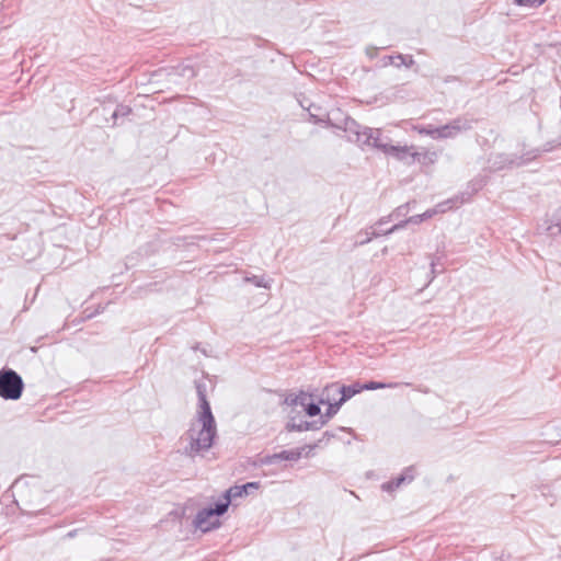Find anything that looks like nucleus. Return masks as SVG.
Wrapping results in <instances>:
<instances>
[{
  "instance_id": "f257e3e1",
  "label": "nucleus",
  "mask_w": 561,
  "mask_h": 561,
  "mask_svg": "<svg viewBox=\"0 0 561 561\" xmlns=\"http://www.w3.org/2000/svg\"><path fill=\"white\" fill-rule=\"evenodd\" d=\"M344 126L347 141L356 144L363 150L374 148L387 156L391 145L388 137H382L381 129L363 126L355 119H347Z\"/></svg>"
},
{
  "instance_id": "f03ea898",
  "label": "nucleus",
  "mask_w": 561,
  "mask_h": 561,
  "mask_svg": "<svg viewBox=\"0 0 561 561\" xmlns=\"http://www.w3.org/2000/svg\"><path fill=\"white\" fill-rule=\"evenodd\" d=\"M557 145L554 141L545 144L541 148H536L522 156L513 153H493L488 159V167L485 168L489 172H500L513 168L525 165L529 161L534 160L543 152L552 151Z\"/></svg>"
},
{
  "instance_id": "7ed1b4c3",
  "label": "nucleus",
  "mask_w": 561,
  "mask_h": 561,
  "mask_svg": "<svg viewBox=\"0 0 561 561\" xmlns=\"http://www.w3.org/2000/svg\"><path fill=\"white\" fill-rule=\"evenodd\" d=\"M217 436V427H207L202 425L199 431L194 428V424L186 432L188 444L184 447L183 454L194 458L204 451L209 450Z\"/></svg>"
},
{
  "instance_id": "20e7f679",
  "label": "nucleus",
  "mask_w": 561,
  "mask_h": 561,
  "mask_svg": "<svg viewBox=\"0 0 561 561\" xmlns=\"http://www.w3.org/2000/svg\"><path fill=\"white\" fill-rule=\"evenodd\" d=\"M228 502L220 496L216 502L199 510L193 520L195 528L208 533L220 527L219 517L228 511Z\"/></svg>"
},
{
  "instance_id": "39448f33",
  "label": "nucleus",
  "mask_w": 561,
  "mask_h": 561,
  "mask_svg": "<svg viewBox=\"0 0 561 561\" xmlns=\"http://www.w3.org/2000/svg\"><path fill=\"white\" fill-rule=\"evenodd\" d=\"M24 391L22 377L12 368L0 369V398L7 401L19 400Z\"/></svg>"
},
{
  "instance_id": "423d86ee",
  "label": "nucleus",
  "mask_w": 561,
  "mask_h": 561,
  "mask_svg": "<svg viewBox=\"0 0 561 561\" xmlns=\"http://www.w3.org/2000/svg\"><path fill=\"white\" fill-rule=\"evenodd\" d=\"M472 119L466 117H457L446 125L438 127H430L421 130L433 139H446L454 138L461 131H466L472 128Z\"/></svg>"
},
{
  "instance_id": "0eeeda50",
  "label": "nucleus",
  "mask_w": 561,
  "mask_h": 561,
  "mask_svg": "<svg viewBox=\"0 0 561 561\" xmlns=\"http://www.w3.org/2000/svg\"><path fill=\"white\" fill-rule=\"evenodd\" d=\"M196 393L198 398V411H197V421L202 425H206L207 427H217L215 416L211 412L210 403L207 399V386L205 382H196Z\"/></svg>"
},
{
  "instance_id": "6e6552de",
  "label": "nucleus",
  "mask_w": 561,
  "mask_h": 561,
  "mask_svg": "<svg viewBox=\"0 0 561 561\" xmlns=\"http://www.w3.org/2000/svg\"><path fill=\"white\" fill-rule=\"evenodd\" d=\"M300 412L293 409L288 414V421L285 425L286 432H307L319 431L323 427V422L317 420L304 421L298 420Z\"/></svg>"
},
{
  "instance_id": "1a4fd4ad",
  "label": "nucleus",
  "mask_w": 561,
  "mask_h": 561,
  "mask_svg": "<svg viewBox=\"0 0 561 561\" xmlns=\"http://www.w3.org/2000/svg\"><path fill=\"white\" fill-rule=\"evenodd\" d=\"M306 447H298L287 450H282L279 453L273 455H265L260 458L259 462L262 466L275 465L279 461H298L302 455Z\"/></svg>"
},
{
  "instance_id": "9d476101",
  "label": "nucleus",
  "mask_w": 561,
  "mask_h": 561,
  "mask_svg": "<svg viewBox=\"0 0 561 561\" xmlns=\"http://www.w3.org/2000/svg\"><path fill=\"white\" fill-rule=\"evenodd\" d=\"M450 201L448 202H445V203H442L439 204L437 207L439 208V211H445V205L449 204ZM438 213V209L436 208H432V209H427L426 211H424L423 214H420V215H414V216H411L409 217L408 219L405 220H401L400 222L393 225L391 228H389L388 230H386L383 232V234H391L398 230H401L403 229L408 224H413V225H419L430 218H432L434 215H436Z\"/></svg>"
},
{
  "instance_id": "9b49d317",
  "label": "nucleus",
  "mask_w": 561,
  "mask_h": 561,
  "mask_svg": "<svg viewBox=\"0 0 561 561\" xmlns=\"http://www.w3.org/2000/svg\"><path fill=\"white\" fill-rule=\"evenodd\" d=\"M259 488H260V482H254V481L253 482H247V483L241 484V485L236 484L233 486H230L228 490H226L221 494V497H222L224 501L228 502V507H229L230 504H231L232 499L245 496L252 490H256Z\"/></svg>"
},
{
  "instance_id": "f8f14e48",
  "label": "nucleus",
  "mask_w": 561,
  "mask_h": 561,
  "mask_svg": "<svg viewBox=\"0 0 561 561\" xmlns=\"http://www.w3.org/2000/svg\"><path fill=\"white\" fill-rule=\"evenodd\" d=\"M304 108L308 111L310 121L314 124H325V126H337V123L333 118H329V112L322 108L320 105L310 103L307 107L304 103H300Z\"/></svg>"
},
{
  "instance_id": "ddd939ff",
  "label": "nucleus",
  "mask_w": 561,
  "mask_h": 561,
  "mask_svg": "<svg viewBox=\"0 0 561 561\" xmlns=\"http://www.w3.org/2000/svg\"><path fill=\"white\" fill-rule=\"evenodd\" d=\"M414 468L413 467H407L403 469V471L397 476L396 478H392L391 480L382 483L381 489L386 492H393L397 490L400 485L404 483H410L414 480Z\"/></svg>"
},
{
  "instance_id": "4468645a",
  "label": "nucleus",
  "mask_w": 561,
  "mask_h": 561,
  "mask_svg": "<svg viewBox=\"0 0 561 561\" xmlns=\"http://www.w3.org/2000/svg\"><path fill=\"white\" fill-rule=\"evenodd\" d=\"M414 153L413 146H394L391 145L388 148L387 156L393 157L399 161H403L408 164L413 163L412 161V154Z\"/></svg>"
},
{
  "instance_id": "2eb2a0df",
  "label": "nucleus",
  "mask_w": 561,
  "mask_h": 561,
  "mask_svg": "<svg viewBox=\"0 0 561 561\" xmlns=\"http://www.w3.org/2000/svg\"><path fill=\"white\" fill-rule=\"evenodd\" d=\"M337 396H340V382H331L321 390L319 403H333L339 400Z\"/></svg>"
},
{
  "instance_id": "dca6fc26",
  "label": "nucleus",
  "mask_w": 561,
  "mask_h": 561,
  "mask_svg": "<svg viewBox=\"0 0 561 561\" xmlns=\"http://www.w3.org/2000/svg\"><path fill=\"white\" fill-rule=\"evenodd\" d=\"M362 391H363L362 383L358 381H355L351 385L340 383V397H339L340 404H344L346 401H348L355 394L360 393Z\"/></svg>"
},
{
  "instance_id": "f3484780",
  "label": "nucleus",
  "mask_w": 561,
  "mask_h": 561,
  "mask_svg": "<svg viewBox=\"0 0 561 561\" xmlns=\"http://www.w3.org/2000/svg\"><path fill=\"white\" fill-rule=\"evenodd\" d=\"M400 386H411L410 382H381L370 380L365 383H362L363 391L364 390H378V389H396Z\"/></svg>"
},
{
  "instance_id": "a211bd4d",
  "label": "nucleus",
  "mask_w": 561,
  "mask_h": 561,
  "mask_svg": "<svg viewBox=\"0 0 561 561\" xmlns=\"http://www.w3.org/2000/svg\"><path fill=\"white\" fill-rule=\"evenodd\" d=\"M437 160V153L435 151H428L426 149H423L421 151H415L412 154V161L419 162L422 164H431L434 163Z\"/></svg>"
},
{
  "instance_id": "6ab92c4d",
  "label": "nucleus",
  "mask_w": 561,
  "mask_h": 561,
  "mask_svg": "<svg viewBox=\"0 0 561 561\" xmlns=\"http://www.w3.org/2000/svg\"><path fill=\"white\" fill-rule=\"evenodd\" d=\"M381 234L382 233L377 231V230H373V231H369L368 229L360 230L355 236V243H354V245L355 247H360V245L367 244L374 238H378Z\"/></svg>"
},
{
  "instance_id": "aec40b11",
  "label": "nucleus",
  "mask_w": 561,
  "mask_h": 561,
  "mask_svg": "<svg viewBox=\"0 0 561 561\" xmlns=\"http://www.w3.org/2000/svg\"><path fill=\"white\" fill-rule=\"evenodd\" d=\"M329 118H331V119L333 118V121L337 123V126H331L332 128L341 129L345 134H346V129H345L344 125H345L346 121L353 119L351 116L345 115L340 110H334V111L329 112Z\"/></svg>"
},
{
  "instance_id": "412c9836",
  "label": "nucleus",
  "mask_w": 561,
  "mask_h": 561,
  "mask_svg": "<svg viewBox=\"0 0 561 561\" xmlns=\"http://www.w3.org/2000/svg\"><path fill=\"white\" fill-rule=\"evenodd\" d=\"M328 409L323 414L320 413L318 421L323 422V426L339 412L343 404H340V401H333V403H325Z\"/></svg>"
},
{
  "instance_id": "4be33fe9",
  "label": "nucleus",
  "mask_w": 561,
  "mask_h": 561,
  "mask_svg": "<svg viewBox=\"0 0 561 561\" xmlns=\"http://www.w3.org/2000/svg\"><path fill=\"white\" fill-rule=\"evenodd\" d=\"M244 282L253 284L255 287L270 289L272 286V279L265 278L264 275H251L245 276Z\"/></svg>"
},
{
  "instance_id": "5701e85b",
  "label": "nucleus",
  "mask_w": 561,
  "mask_h": 561,
  "mask_svg": "<svg viewBox=\"0 0 561 561\" xmlns=\"http://www.w3.org/2000/svg\"><path fill=\"white\" fill-rule=\"evenodd\" d=\"M131 112H133V110L129 105L118 104L112 113V119H113L112 126L118 125L119 124L118 119L122 117H127L128 115L131 114Z\"/></svg>"
},
{
  "instance_id": "b1692460",
  "label": "nucleus",
  "mask_w": 561,
  "mask_h": 561,
  "mask_svg": "<svg viewBox=\"0 0 561 561\" xmlns=\"http://www.w3.org/2000/svg\"><path fill=\"white\" fill-rule=\"evenodd\" d=\"M176 73L183 78L192 79L194 78L197 72L194 68V66L190 62H182L176 68Z\"/></svg>"
},
{
  "instance_id": "393cba45",
  "label": "nucleus",
  "mask_w": 561,
  "mask_h": 561,
  "mask_svg": "<svg viewBox=\"0 0 561 561\" xmlns=\"http://www.w3.org/2000/svg\"><path fill=\"white\" fill-rule=\"evenodd\" d=\"M488 181L489 176L486 174H478L469 182L468 187L472 193H477L486 185Z\"/></svg>"
},
{
  "instance_id": "a878e982",
  "label": "nucleus",
  "mask_w": 561,
  "mask_h": 561,
  "mask_svg": "<svg viewBox=\"0 0 561 561\" xmlns=\"http://www.w3.org/2000/svg\"><path fill=\"white\" fill-rule=\"evenodd\" d=\"M320 404L321 403H319V400L316 402L313 399H311L302 408H304L305 413L308 416L314 417V416H318V415L320 416V413H321Z\"/></svg>"
},
{
  "instance_id": "bb28decb",
  "label": "nucleus",
  "mask_w": 561,
  "mask_h": 561,
  "mask_svg": "<svg viewBox=\"0 0 561 561\" xmlns=\"http://www.w3.org/2000/svg\"><path fill=\"white\" fill-rule=\"evenodd\" d=\"M396 58H397V60H396L394 66L397 68H400L401 66L411 68L415 65V60L412 55L397 54Z\"/></svg>"
},
{
  "instance_id": "cd10ccee",
  "label": "nucleus",
  "mask_w": 561,
  "mask_h": 561,
  "mask_svg": "<svg viewBox=\"0 0 561 561\" xmlns=\"http://www.w3.org/2000/svg\"><path fill=\"white\" fill-rule=\"evenodd\" d=\"M335 437V434L329 431H325L321 438H319L314 444L306 445L305 447L308 449H316L321 447L330 442L331 438Z\"/></svg>"
},
{
  "instance_id": "c85d7f7f",
  "label": "nucleus",
  "mask_w": 561,
  "mask_h": 561,
  "mask_svg": "<svg viewBox=\"0 0 561 561\" xmlns=\"http://www.w3.org/2000/svg\"><path fill=\"white\" fill-rule=\"evenodd\" d=\"M547 0H513V4L517 7H525L536 9L542 5Z\"/></svg>"
},
{
  "instance_id": "c756f323",
  "label": "nucleus",
  "mask_w": 561,
  "mask_h": 561,
  "mask_svg": "<svg viewBox=\"0 0 561 561\" xmlns=\"http://www.w3.org/2000/svg\"><path fill=\"white\" fill-rule=\"evenodd\" d=\"M411 204H415V202H414V201H413V202H408V203H405V204H402V205L398 206V207L393 210V213L391 214V215H392V217H394V218H399V217H404V216H407V215H408V213L410 211V206H411Z\"/></svg>"
},
{
  "instance_id": "7c9ffc66",
  "label": "nucleus",
  "mask_w": 561,
  "mask_h": 561,
  "mask_svg": "<svg viewBox=\"0 0 561 561\" xmlns=\"http://www.w3.org/2000/svg\"><path fill=\"white\" fill-rule=\"evenodd\" d=\"M37 479L35 478H31V481H24L23 479H18L15 482H14V486L18 488V489H23L24 486H27L28 484H31L33 488L36 489V491H38V488L37 486Z\"/></svg>"
},
{
  "instance_id": "2f4dec72",
  "label": "nucleus",
  "mask_w": 561,
  "mask_h": 561,
  "mask_svg": "<svg viewBox=\"0 0 561 561\" xmlns=\"http://www.w3.org/2000/svg\"><path fill=\"white\" fill-rule=\"evenodd\" d=\"M311 399H313L312 393H308V392H305L301 390V391H299V393H297V401H300V402H297V405L304 407Z\"/></svg>"
},
{
  "instance_id": "473e14b6",
  "label": "nucleus",
  "mask_w": 561,
  "mask_h": 561,
  "mask_svg": "<svg viewBox=\"0 0 561 561\" xmlns=\"http://www.w3.org/2000/svg\"><path fill=\"white\" fill-rule=\"evenodd\" d=\"M439 260H440V257H437L436 260H433V261L431 262V274H432V277H431L430 283L435 278V276H436L437 274H440V273H443V271H444V268H443V267H442L440 270H437V265H438V263H439Z\"/></svg>"
},
{
  "instance_id": "72a5a7b5",
  "label": "nucleus",
  "mask_w": 561,
  "mask_h": 561,
  "mask_svg": "<svg viewBox=\"0 0 561 561\" xmlns=\"http://www.w3.org/2000/svg\"><path fill=\"white\" fill-rule=\"evenodd\" d=\"M297 393H289L284 399V404L289 407H297Z\"/></svg>"
},
{
  "instance_id": "f704fd0d",
  "label": "nucleus",
  "mask_w": 561,
  "mask_h": 561,
  "mask_svg": "<svg viewBox=\"0 0 561 561\" xmlns=\"http://www.w3.org/2000/svg\"><path fill=\"white\" fill-rule=\"evenodd\" d=\"M383 66H388V65H394L396 64V56H385L383 57Z\"/></svg>"
},
{
  "instance_id": "c9c22d12",
  "label": "nucleus",
  "mask_w": 561,
  "mask_h": 561,
  "mask_svg": "<svg viewBox=\"0 0 561 561\" xmlns=\"http://www.w3.org/2000/svg\"><path fill=\"white\" fill-rule=\"evenodd\" d=\"M443 81L445 83H450V82H459L460 81V78L457 77V76H446Z\"/></svg>"
},
{
  "instance_id": "e433bc0d",
  "label": "nucleus",
  "mask_w": 561,
  "mask_h": 561,
  "mask_svg": "<svg viewBox=\"0 0 561 561\" xmlns=\"http://www.w3.org/2000/svg\"><path fill=\"white\" fill-rule=\"evenodd\" d=\"M392 218V215H389V216H383L381 217L377 222H376V226H382L387 222H389Z\"/></svg>"
},
{
  "instance_id": "4c0bfd02",
  "label": "nucleus",
  "mask_w": 561,
  "mask_h": 561,
  "mask_svg": "<svg viewBox=\"0 0 561 561\" xmlns=\"http://www.w3.org/2000/svg\"><path fill=\"white\" fill-rule=\"evenodd\" d=\"M77 533H78V529H72L66 534L65 538H68V539L75 538Z\"/></svg>"
},
{
  "instance_id": "58836bf2",
  "label": "nucleus",
  "mask_w": 561,
  "mask_h": 561,
  "mask_svg": "<svg viewBox=\"0 0 561 561\" xmlns=\"http://www.w3.org/2000/svg\"><path fill=\"white\" fill-rule=\"evenodd\" d=\"M84 319H91L96 316L94 311H89V309L84 310Z\"/></svg>"
},
{
  "instance_id": "ea45409f",
  "label": "nucleus",
  "mask_w": 561,
  "mask_h": 561,
  "mask_svg": "<svg viewBox=\"0 0 561 561\" xmlns=\"http://www.w3.org/2000/svg\"><path fill=\"white\" fill-rule=\"evenodd\" d=\"M104 310H105V307H103V306L99 305V306L96 307V309H95V310H93V311H94V312H95V314L98 316V314L102 313Z\"/></svg>"
},
{
  "instance_id": "a19ab883",
  "label": "nucleus",
  "mask_w": 561,
  "mask_h": 561,
  "mask_svg": "<svg viewBox=\"0 0 561 561\" xmlns=\"http://www.w3.org/2000/svg\"><path fill=\"white\" fill-rule=\"evenodd\" d=\"M312 450H313V449H308V448H306V449L304 450L305 456H306V457H310V456H311V454H312Z\"/></svg>"
},
{
  "instance_id": "79ce46f5",
  "label": "nucleus",
  "mask_w": 561,
  "mask_h": 561,
  "mask_svg": "<svg viewBox=\"0 0 561 561\" xmlns=\"http://www.w3.org/2000/svg\"><path fill=\"white\" fill-rule=\"evenodd\" d=\"M416 390H417V391H421V392H423V393H427V392H428V389H427V388H424V389H423V388H421V387H417V388H416Z\"/></svg>"
},
{
  "instance_id": "37998d69",
  "label": "nucleus",
  "mask_w": 561,
  "mask_h": 561,
  "mask_svg": "<svg viewBox=\"0 0 561 561\" xmlns=\"http://www.w3.org/2000/svg\"><path fill=\"white\" fill-rule=\"evenodd\" d=\"M193 350H194V351L201 350V348H199V344L197 343L195 346H193Z\"/></svg>"
},
{
  "instance_id": "c03bdc74",
  "label": "nucleus",
  "mask_w": 561,
  "mask_h": 561,
  "mask_svg": "<svg viewBox=\"0 0 561 561\" xmlns=\"http://www.w3.org/2000/svg\"><path fill=\"white\" fill-rule=\"evenodd\" d=\"M45 510H38V511H34L35 514H41V513H44Z\"/></svg>"
}]
</instances>
